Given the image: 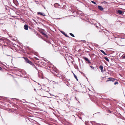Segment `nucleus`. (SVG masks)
Listing matches in <instances>:
<instances>
[{"label": "nucleus", "instance_id": "f257e3e1", "mask_svg": "<svg viewBox=\"0 0 125 125\" xmlns=\"http://www.w3.org/2000/svg\"><path fill=\"white\" fill-rule=\"evenodd\" d=\"M24 58L26 62L30 64L31 65H34V64L31 61L29 60L27 58L24 57Z\"/></svg>", "mask_w": 125, "mask_h": 125}, {"label": "nucleus", "instance_id": "f03ea898", "mask_svg": "<svg viewBox=\"0 0 125 125\" xmlns=\"http://www.w3.org/2000/svg\"><path fill=\"white\" fill-rule=\"evenodd\" d=\"M24 58L26 62L30 64L31 65H34V64L31 61L29 60L27 58L24 57Z\"/></svg>", "mask_w": 125, "mask_h": 125}, {"label": "nucleus", "instance_id": "7ed1b4c3", "mask_svg": "<svg viewBox=\"0 0 125 125\" xmlns=\"http://www.w3.org/2000/svg\"><path fill=\"white\" fill-rule=\"evenodd\" d=\"M108 80L106 81V82L109 81L114 82L115 80V79L114 78L112 77H109L108 78Z\"/></svg>", "mask_w": 125, "mask_h": 125}, {"label": "nucleus", "instance_id": "20e7f679", "mask_svg": "<svg viewBox=\"0 0 125 125\" xmlns=\"http://www.w3.org/2000/svg\"><path fill=\"white\" fill-rule=\"evenodd\" d=\"M13 2L16 6H17L19 4L17 0H13Z\"/></svg>", "mask_w": 125, "mask_h": 125}, {"label": "nucleus", "instance_id": "39448f33", "mask_svg": "<svg viewBox=\"0 0 125 125\" xmlns=\"http://www.w3.org/2000/svg\"><path fill=\"white\" fill-rule=\"evenodd\" d=\"M83 58L85 61H87L88 62V63H91L90 62V61H89V60L88 59V58L86 57H84Z\"/></svg>", "mask_w": 125, "mask_h": 125}, {"label": "nucleus", "instance_id": "423d86ee", "mask_svg": "<svg viewBox=\"0 0 125 125\" xmlns=\"http://www.w3.org/2000/svg\"><path fill=\"white\" fill-rule=\"evenodd\" d=\"M54 6L55 8L59 7L60 6L58 3H55L54 4Z\"/></svg>", "mask_w": 125, "mask_h": 125}, {"label": "nucleus", "instance_id": "0eeeda50", "mask_svg": "<svg viewBox=\"0 0 125 125\" xmlns=\"http://www.w3.org/2000/svg\"><path fill=\"white\" fill-rule=\"evenodd\" d=\"M98 9L100 10H101V11H102V10H103V8L101 6H98Z\"/></svg>", "mask_w": 125, "mask_h": 125}, {"label": "nucleus", "instance_id": "6e6552de", "mask_svg": "<svg viewBox=\"0 0 125 125\" xmlns=\"http://www.w3.org/2000/svg\"><path fill=\"white\" fill-rule=\"evenodd\" d=\"M24 29L26 30L28 29V26L27 25H25L24 26Z\"/></svg>", "mask_w": 125, "mask_h": 125}, {"label": "nucleus", "instance_id": "1a4fd4ad", "mask_svg": "<svg viewBox=\"0 0 125 125\" xmlns=\"http://www.w3.org/2000/svg\"><path fill=\"white\" fill-rule=\"evenodd\" d=\"M99 68H100L101 72L103 73L104 72V70H103V66L101 65L99 67Z\"/></svg>", "mask_w": 125, "mask_h": 125}, {"label": "nucleus", "instance_id": "9d476101", "mask_svg": "<svg viewBox=\"0 0 125 125\" xmlns=\"http://www.w3.org/2000/svg\"><path fill=\"white\" fill-rule=\"evenodd\" d=\"M38 14H40L41 15L43 16H45V15L44 14L40 12H38Z\"/></svg>", "mask_w": 125, "mask_h": 125}, {"label": "nucleus", "instance_id": "9b49d317", "mask_svg": "<svg viewBox=\"0 0 125 125\" xmlns=\"http://www.w3.org/2000/svg\"><path fill=\"white\" fill-rule=\"evenodd\" d=\"M117 13L119 14H122V11L121 10H119L117 11Z\"/></svg>", "mask_w": 125, "mask_h": 125}, {"label": "nucleus", "instance_id": "f8f14e48", "mask_svg": "<svg viewBox=\"0 0 125 125\" xmlns=\"http://www.w3.org/2000/svg\"><path fill=\"white\" fill-rule=\"evenodd\" d=\"M100 51L102 52L103 54L105 55H106V54L105 53V52L103 50H100Z\"/></svg>", "mask_w": 125, "mask_h": 125}, {"label": "nucleus", "instance_id": "ddd939ff", "mask_svg": "<svg viewBox=\"0 0 125 125\" xmlns=\"http://www.w3.org/2000/svg\"><path fill=\"white\" fill-rule=\"evenodd\" d=\"M104 59L105 60H106V61H107L109 62V59L107 57H104Z\"/></svg>", "mask_w": 125, "mask_h": 125}, {"label": "nucleus", "instance_id": "4468645a", "mask_svg": "<svg viewBox=\"0 0 125 125\" xmlns=\"http://www.w3.org/2000/svg\"><path fill=\"white\" fill-rule=\"evenodd\" d=\"M73 74L74 77L78 81V80L77 78V76L74 73H73Z\"/></svg>", "mask_w": 125, "mask_h": 125}, {"label": "nucleus", "instance_id": "2eb2a0df", "mask_svg": "<svg viewBox=\"0 0 125 125\" xmlns=\"http://www.w3.org/2000/svg\"><path fill=\"white\" fill-rule=\"evenodd\" d=\"M35 69H36L37 70H38V69L37 67L34 64V65H31Z\"/></svg>", "mask_w": 125, "mask_h": 125}, {"label": "nucleus", "instance_id": "dca6fc26", "mask_svg": "<svg viewBox=\"0 0 125 125\" xmlns=\"http://www.w3.org/2000/svg\"><path fill=\"white\" fill-rule=\"evenodd\" d=\"M70 34L71 36H72L73 37H74V35L72 33H70Z\"/></svg>", "mask_w": 125, "mask_h": 125}, {"label": "nucleus", "instance_id": "f3484780", "mask_svg": "<svg viewBox=\"0 0 125 125\" xmlns=\"http://www.w3.org/2000/svg\"><path fill=\"white\" fill-rule=\"evenodd\" d=\"M91 2L94 3V4H96V3L94 2V1H91Z\"/></svg>", "mask_w": 125, "mask_h": 125}, {"label": "nucleus", "instance_id": "a211bd4d", "mask_svg": "<svg viewBox=\"0 0 125 125\" xmlns=\"http://www.w3.org/2000/svg\"><path fill=\"white\" fill-rule=\"evenodd\" d=\"M118 82H116L114 83V84L116 85V84H118Z\"/></svg>", "mask_w": 125, "mask_h": 125}, {"label": "nucleus", "instance_id": "6ab92c4d", "mask_svg": "<svg viewBox=\"0 0 125 125\" xmlns=\"http://www.w3.org/2000/svg\"><path fill=\"white\" fill-rule=\"evenodd\" d=\"M90 67L92 68V69L93 70H94V67H93V66H90Z\"/></svg>", "mask_w": 125, "mask_h": 125}, {"label": "nucleus", "instance_id": "aec40b11", "mask_svg": "<svg viewBox=\"0 0 125 125\" xmlns=\"http://www.w3.org/2000/svg\"><path fill=\"white\" fill-rule=\"evenodd\" d=\"M123 59H125V55L122 56Z\"/></svg>", "mask_w": 125, "mask_h": 125}, {"label": "nucleus", "instance_id": "412c9836", "mask_svg": "<svg viewBox=\"0 0 125 125\" xmlns=\"http://www.w3.org/2000/svg\"><path fill=\"white\" fill-rule=\"evenodd\" d=\"M63 34H64V35H65V36H66V37H68V36L67 35H66L65 34V33H63Z\"/></svg>", "mask_w": 125, "mask_h": 125}, {"label": "nucleus", "instance_id": "4be33fe9", "mask_svg": "<svg viewBox=\"0 0 125 125\" xmlns=\"http://www.w3.org/2000/svg\"><path fill=\"white\" fill-rule=\"evenodd\" d=\"M83 42L84 43H85V42H86V41H85V40H84V41H83Z\"/></svg>", "mask_w": 125, "mask_h": 125}, {"label": "nucleus", "instance_id": "5701e85b", "mask_svg": "<svg viewBox=\"0 0 125 125\" xmlns=\"http://www.w3.org/2000/svg\"><path fill=\"white\" fill-rule=\"evenodd\" d=\"M2 70L1 68L0 67V70Z\"/></svg>", "mask_w": 125, "mask_h": 125}, {"label": "nucleus", "instance_id": "b1692460", "mask_svg": "<svg viewBox=\"0 0 125 125\" xmlns=\"http://www.w3.org/2000/svg\"><path fill=\"white\" fill-rule=\"evenodd\" d=\"M49 91H46L47 92H49Z\"/></svg>", "mask_w": 125, "mask_h": 125}, {"label": "nucleus", "instance_id": "393cba45", "mask_svg": "<svg viewBox=\"0 0 125 125\" xmlns=\"http://www.w3.org/2000/svg\"><path fill=\"white\" fill-rule=\"evenodd\" d=\"M61 78H62V76H61Z\"/></svg>", "mask_w": 125, "mask_h": 125}, {"label": "nucleus", "instance_id": "a878e982", "mask_svg": "<svg viewBox=\"0 0 125 125\" xmlns=\"http://www.w3.org/2000/svg\"><path fill=\"white\" fill-rule=\"evenodd\" d=\"M12 17H14V16H12Z\"/></svg>", "mask_w": 125, "mask_h": 125}, {"label": "nucleus", "instance_id": "bb28decb", "mask_svg": "<svg viewBox=\"0 0 125 125\" xmlns=\"http://www.w3.org/2000/svg\"><path fill=\"white\" fill-rule=\"evenodd\" d=\"M43 34L44 35H45L44 33H43Z\"/></svg>", "mask_w": 125, "mask_h": 125}, {"label": "nucleus", "instance_id": "cd10ccee", "mask_svg": "<svg viewBox=\"0 0 125 125\" xmlns=\"http://www.w3.org/2000/svg\"><path fill=\"white\" fill-rule=\"evenodd\" d=\"M37 60H39V59H37Z\"/></svg>", "mask_w": 125, "mask_h": 125}]
</instances>
